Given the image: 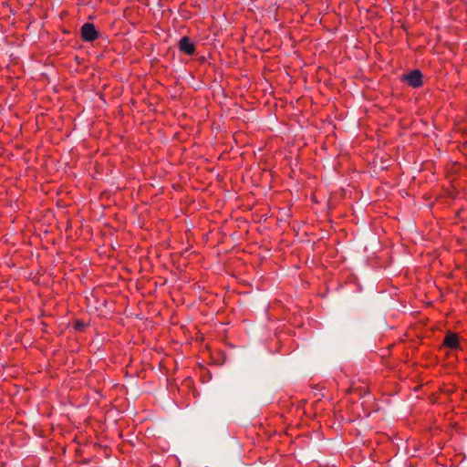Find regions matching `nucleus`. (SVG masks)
<instances>
[{
	"label": "nucleus",
	"instance_id": "20e7f679",
	"mask_svg": "<svg viewBox=\"0 0 467 467\" xmlns=\"http://www.w3.org/2000/svg\"><path fill=\"white\" fill-rule=\"evenodd\" d=\"M443 345L451 349L458 348L460 344H459V338H458L457 335L451 333V332L448 333L444 337Z\"/></svg>",
	"mask_w": 467,
	"mask_h": 467
},
{
	"label": "nucleus",
	"instance_id": "f257e3e1",
	"mask_svg": "<svg viewBox=\"0 0 467 467\" xmlns=\"http://www.w3.org/2000/svg\"><path fill=\"white\" fill-rule=\"evenodd\" d=\"M402 80L406 81L413 88H419L422 85V74L419 69H414L402 76Z\"/></svg>",
	"mask_w": 467,
	"mask_h": 467
},
{
	"label": "nucleus",
	"instance_id": "f03ea898",
	"mask_svg": "<svg viewBox=\"0 0 467 467\" xmlns=\"http://www.w3.org/2000/svg\"><path fill=\"white\" fill-rule=\"evenodd\" d=\"M81 37L86 42H92L98 37V31L93 24L85 23L81 26Z\"/></svg>",
	"mask_w": 467,
	"mask_h": 467
},
{
	"label": "nucleus",
	"instance_id": "7ed1b4c3",
	"mask_svg": "<svg viewBox=\"0 0 467 467\" xmlns=\"http://www.w3.org/2000/svg\"><path fill=\"white\" fill-rule=\"evenodd\" d=\"M179 48L186 55H192L195 51V46L188 36H183L180 39Z\"/></svg>",
	"mask_w": 467,
	"mask_h": 467
}]
</instances>
